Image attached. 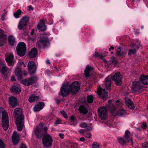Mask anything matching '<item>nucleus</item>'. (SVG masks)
Here are the masks:
<instances>
[{"label": "nucleus", "instance_id": "43", "mask_svg": "<svg viewBox=\"0 0 148 148\" xmlns=\"http://www.w3.org/2000/svg\"><path fill=\"white\" fill-rule=\"evenodd\" d=\"M142 147L143 148H147L148 147V142L144 143L142 145Z\"/></svg>", "mask_w": 148, "mask_h": 148}, {"label": "nucleus", "instance_id": "33", "mask_svg": "<svg viewBox=\"0 0 148 148\" xmlns=\"http://www.w3.org/2000/svg\"><path fill=\"white\" fill-rule=\"evenodd\" d=\"M118 140L119 142L121 145H123L127 143H130V139H126L122 138H119Z\"/></svg>", "mask_w": 148, "mask_h": 148}, {"label": "nucleus", "instance_id": "45", "mask_svg": "<svg viewBox=\"0 0 148 148\" xmlns=\"http://www.w3.org/2000/svg\"><path fill=\"white\" fill-rule=\"evenodd\" d=\"M60 112L62 114L64 118H67V115L65 112L64 111H61Z\"/></svg>", "mask_w": 148, "mask_h": 148}, {"label": "nucleus", "instance_id": "55", "mask_svg": "<svg viewBox=\"0 0 148 148\" xmlns=\"http://www.w3.org/2000/svg\"><path fill=\"white\" fill-rule=\"evenodd\" d=\"M85 140V139L84 137H81L80 139V141H84Z\"/></svg>", "mask_w": 148, "mask_h": 148}, {"label": "nucleus", "instance_id": "48", "mask_svg": "<svg viewBox=\"0 0 148 148\" xmlns=\"http://www.w3.org/2000/svg\"><path fill=\"white\" fill-rule=\"evenodd\" d=\"M142 127L143 128H145L146 127V124L144 122L142 125Z\"/></svg>", "mask_w": 148, "mask_h": 148}, {"label": "nucleus", "instance_id": "44", "mask_svg": "<svg viewBox=\"0 0 148 148\" xmlns=\"http://www.w3.org/2000/svg\"><path fill=\"white\" fill-rule=\"evenodd\" d=\"M5 145L3 142L0 139V148H4Z\"/></svg>", "mask_w": 148, "mask_h": 148}, {"label": "nucleus", "instance_id": "9", "mask_svg": "<svg viewBox=\"0 0 148 148\" xmlns=\"http://www.w3.org/2000/svg\"><path fill=\"white\" fill-rule=\"evenodd\" d=\"M112 108L111 109H110V110L113 115L116 116L117 115H119L121 116H123L125 114L126 112L125 110H121L117 111L116 110V108L114 105L112 104Z\"/></svg>", "mask_w": 148, "mask_h": 148}, {"label": "nucleus", "instance_id": "63", "mask_svg": "<svg viewBox=\"0 0 148 148\" xmlns=\"http://www.w3.org/2000/svg\"><path fill=\"white\" fill-rule=\"evenodd\" d=\"M21 62H19V64L20 65H22L23 64H22L21 63Z\"/></svg>", "mask_w": 148, "mask_h": 148}, {"label": "nucleus", "instance_id": "14", "mask_svg": "<svg viewBox=\"0 0 148 148\" xmlns=\"http://www.w3.org/2000/svg\"><path fill=\"white\" fill-rule=\"evenodd\" d=\"M28 69L30 73H34L36 69L35 63L32 61H29L28 64Z\"/></svg>", "mask_w": 148, "mask_h": 148}, {"label": "nucleus", "instance_id": "31", "mask_svg": "<svg viewBox=\"0 0 148 148\" xmlns=\"http://www.w3.org/2000/svg\"><path fill=\"white\" fill-rule=\"evenodd\" d=\"M39 98V97L38 96L33 94L29 97L28 100L29 102L32 103L37 101Z\"/></svg>", "mask_w": 148, "mask_h": 148}, {"label": "nucleus", "instance_id": "49", "mask_svg": "<svg viewBox=\"0 0 148 148\" xmlns=\"http://www.w3.org/2000/svg\"><path fill=\"white\" fill-rule=\"evenodd\" d=\"M59 135L61 138L63 139L64 138V134H63L59 133Z\"/></svg>", "mask_w": 148, "mask_h": 148}, {"label": "nucleus", "instance_id": "6", "mask_svg": "<svg viewBox=\"0 0 148 148\" xmlns=\"http://www.w3.org/2000/svg\"><path fill=\"white\" fill-rule=\"evenodd\" d=\"M17 53L18 55L20 56L24 55L26 52V45L23 42H19L16 48Z\"/></svg>", "mask_w": 148, "mask_h": 148}, {"label": "nucleus", "instance_id": "27", "mask_svg": "<svg viewBox=\"0 0 148 148\" xmlns=\"http://www.w3.org/2000/svg\"><path fill=\"white\" fill-rule=\"evenodd\" d=\"M126 54V52L124 50L122 49L120 47H119L116 51V54L118 56L124 57Z\"/></svg>", "mask_w": 148, "mask_h": 148}, {"label": "nucleus", "instance_id": "59", "mask_svg": "<svg viewBox=\"0 0 148 148\" xmlns=\"http://www.w3.org/2000/svg\"><path fill=\"white\" fill-rule=\"evenodd\" d=\"M46 63L48 64H50V62H49V60H47L46 61Z\"/></svg>", "mask_w": 148, "mask_h": 148}, {"label": "nucleus", "instance_id": "57", "mask_svg": "<svg viewBox=\"0 0 148 148\" xmlns=\"http://www.w3.org/2000/svg\"><path fill=\"white\" fill-rule=\"evenodd\" d=\"M11 80L12 81H16V79L14 77L12 76L11 78Z\"/></svg>", "mask_w": 148, "mask_h": 148}, {"label": "nucleus", "instance_id": "42", "mask_svg": "<svg viewBox=\"0 0 148 148\" xmlns=\"http://www.w3.org/2000/svg\"><path fill=\"white\" fill-rule=\"evenodd\" d=\"M99 145L97 142L94 143L92 145V147L93 148H97L99 147Z\"/></svg>", "mask_w": 148, "mask_h": 148}, {"label": "nucleus", "instance_id": "58", "mask_svg": "<svg viewBox=\"0 0 148 148\" xmlns=\"http://www.w3.org/2000/svg\"><path fill=\"white\" fill-rule=\"evenodd\" d=\"M87 129L88 130H92V128L91 127H88Z\"/></svg>", "mask_w": 148, "mask_h": 148}, {"label": "nucleus", "instance_id": "25", "mask_svg": "<svg viewBox=\"0 0 148 148\" xmlns=\"http://www.w3.org/2000/svg\"><path fill=\"white\" fill-rule=\"evenodd\" d=\"M15 75L18 77V79L21 80L23 79L22 72L21 69L18 68L15 69L14 71Z\"/></svg>", "mask_w": 148, "mask_h": 148}, {"label": "nucleus", "instance_id": "54", "mask_svg": "<svg viewBox=\"0 0 148 148\" xmlns=\"http://www.w3.org/2000/svg\"><path fill=\"white\" fill-rule=\"evenodd\" d=\"M33 10V8H32L31 5H29V10Z\"/></svg>", "mask_w": 148, "mask_h": 148}, {"label": "nucleus", "instance_id": "32", "mask_svg": "<svg viewBox=\"0 0 148 148\" xmlns=\"http://www.w3.org/2000/svg\"><path fill=\"white\" fill-rule=\"evenodd\" d=\"M79 110L80 113H82L83 114H86L88 111L85 107L83 105L79 107Z\"/></svg>", "mask_w": 148, "mask_h": 148}, {"label": "nucleus", "instance_id": "35", "mask_svg": "<svg viewBox=\"0 0 148 148\" xmlns=\"http://www.w3.org/2000/svg\"><path fill=\"white\" fill-rule=\"evenodd\" d=\"M8 41L10 45H13L15 42V39L14 37L12 36H9L8 38Z\"/></svg>", "mask_w": 148, "mask_h": 148}, {"label": "nucleus", "instance_id": "40", "mask_svg": "<svg viewBox=\"0 0 148 148\" xmlns=\"http://www.w3.org/2000/svg\"><path fill=\"white\" fill-rule=\"evenodd\" d=\"M79 126L82 128H85L87 127L88 124L85 122H83L80 124Z\"/></svg>", "mask_w": 148, "mask_h": 148}, {"label": "nucleus", "instance_id": "18", "mask_svg": "<svg viewBox=\"0 0 148 148\" xmlns=\"http://www.w3.org/2000/svg\"><path fill=\"white\" fill-rule=\"evenodd\" d=\"M125 100V104L127 107L131 109H132L134 108V106L133 103L130 99L126 97Z\"/></svg>", "mask_w": 148, "mask_h": 148}, {"label": "nucleus", "instance_id": "12", "mask_svg": "<svg viewBox=\"0 0 148 148\" xmlns=\"http://www.w3.org/2000/svg\"><path fill=\"white\" fill-rule=\"evenodd\" d=\"M98 95L103 100H106L108 97L107 92L106 91L105 89L101 88H98L97 90Z\"/></svg>", "mask_w": 148, "mask_h": 148}, {"label": "nucleus", "instance_id": "23", "mask_svg": "<svg viewBox=\"0 0 148 148\" xmlns=\"http://www.w3.org/2000/svg\"><path fill=\"white\" fill-rule=\"evenodd\" d=\"M11 91L13 92L18 94L21 92V90L19 86L17 85H15L12 87Z\"/></svg>", "mask_w": 148, "mask_h": 148}, {"label": "nucleus", "instance_id": "28", "mask_svg": "<svg viewBox=\"0 0 148 148\" xmlns=\"http://www.w3.org/2000/svg\"><path fill=\"white\" fill-rule=\"evenodd\" d=\"M112 76L110 75L108 76L106 79V88L107 89H109L111 88V81Z\"/></svg>", "mask_w": 148, "mask_h": 148}, {"label": "nucleus", "instance_id": "41", "mask_svg": "<svg viewBox=\"0 0 148 148\" xmlns=\"http://www.w3.org/2000/svg\"><path fill=\"white\" fill-rule=\"evenodd\" d=\"M104 123L106 124L109 127H110L111 126L112 123L110 121H108L106 120V119L105 120H104Z\"/></svg>", "mask_w": 148, "mask_h": 148}, {"label": "nucleus", "instance_id": "7", "mask_svg": "<svg viewBox=\"0 0 148 148\" xmlns=\"http://www.w3.org/2000/svg\"><path fill=\"white\" fill-rule=\"evenodd\" d=\"M29 21L28 16H25L23 17L19 22L18 26V29L21 30L25 27Z\"/></svg>", "mask_w": 148, "mask_h": 148}, {"label": "nucleus", "instance_id": "21", "mask_svg": "<svg viewBox=\"0 0 148 148\" xmlns=\"http://www.w3.org/2000/svg\"><path fill=\"white\" fill-rule=\"evenodd\" d=\"M45 106L43 102L39 103L35 105L34 108V111L35 112L39 111L42 109Z\"/></svg>", "mask_w": 148, "mask_h": 148}, {"label": "nucleus", "instance_id": "24", "mask_svg": "<svg viewBox=\"0 0 148 148\" xmlns=\"http://www.w3.org/2000/svg\"><path fill=\"white\" fill-rule=\"evenodd\" d=\"M139 47L138 46L135 44H133L131 47L128 53L129 55H131L135 54L136 51V50L138 49Z\"/></svg>", "mask_w": 148, "mask_h": 148}, {"label": "nucleus", "instance_id": "60", "mask_svg": "<svg viewBox=\"0 0 148 148\" xmlns=\"http://www.w3.org/2000/svg\"><path fill=\"white\" fill-rule=\"evenodd\" d=\"M21 63L23 64V67H26V65L25 64L22 62H21Z\"/></svg>", "mask_w": 148, "mask_h": 148}, {"label": "nucleus", "instance_id": "19", "mask_svg": "<svg viewBox=\"0 0 148 148\" xmlns=\"http://www.w3.org/2000/svg\"><path fill=\"white\" fill-rule=\"evenodd\" d=\"M19 137L18 134L15 131H14L12 136V141L13 143L16 145L18 142Z\"/></svg>", "mask_w": 148, "mask_h": 148}, {"label": "nucleus", "instance_id": "11", "mask_svg": "<svg viewBox=\"0 0 148 148\" xmlns=\"http://www.w3.org/2000/svg\"><path fill=\"white\" fill-rule=\"evenodd\" d=\"M49 44V42L47 38H42L37 42V45L38 47L41 48L45 47Z\"/></svg>", "mask_w": 148, "mask_h": 148}, {"label": "nucleus", "instance_id": "17", "mask_svg": "<svg viewBox=\"0 0 148 148\" xmlns=\"http://www.w3.org/2000/svg\"><path fill=\"white\" fill-rule=\"evenodd\" d=\"M1 67H2L1 73L4 76H7L10 73V71L11 70L10 69H8L6 65L4 64H0V68Z\"/></svg>", "mask_w": 148, "mask_h": 148}, {"label": "nucleus", "instance_id": "15", "mask_svg": "<svg viewBox=\"0 0 148 148\" xmlns=\"http://www.w3.org/2000/svg\"><path fill=\"white\" fill-rule=\"evenodd\" d=\"M85 75L86 78L91 77L92 76V75L94 74L93 68L91 66L88 65L86 66V69L85 71Z\"/></svg>", "mask_w": 148, "mask_h": 148}, {"label": "nucleus", "instance_id": "53", "mask_svg": "<svg viewBox=\"0 0 148 148\" xmlns=\"http://www.w3.org/2000/svg\"><path fill=\"white\" fill-rule=\"evenodd\" d=\"M116 104L117 105H120V103H121L120 102V101L119 100H117L116 102Z\"/></svg>", "mask_w": 148, "mask_h": 148}, {"label": "nucleus", "instance_id": "61", "mask_svg": "<svg viewBox=\"0 0 148 148\" xmlns=\"http://www.w3.org/2000/svg\"><path fill=\"white\" fill-rule=\"evenodd\" d=\"M110 48H111V49H114V47L112 46L110 47Z\"/></svg>", "mask_w": 148, "mask_h": 148}, {"label": "nucleus", "instance_id": "8", "mask_svg": "<svg viewBox=\"0 0 148 148\" xmlns=\"http://www.w3.org/2000/svg\"><path fill=\"white\" fill-rule=\"evenodd\" d=\"M37 80V77H34L23 80L21 81V83L24 85L29 86L35 83Z\"/></svg>", "mask_w": 148, "mask_h": 148}, {"label": "nucleus", "instance_id": "29", "mask_svg": "<svg viewBox=\"0 0 148 148\" xmlns=\"http://www.w3.org/2000/svg\"><path fill=\"white\" fill-rule=\"evenodd\" d=\"M132 134H131L130 132L128 130H126L125 132V137L126 139H130V145H133V141L131 137Z\"/></svg>", "mask_w": 148, "mask_h": 148}, {"label": "nucleus", "instance_id": "30", "mask_svg": "<svg viewBox=\"0 0 148 148\" xmlns=\"http://www.w3.org/2000/svg\"><path fill=\"white\" fill-rule=\"evenodd\" d=\"M37 54V49L34 48L32 49L29 53V55L31 58H34Z\"/></svg>", "mask_w": 148, "mask_h": 148}, {"label": "nucleus", "instance_id": "46", "mask_svg": "<svg viewBox=\"0 0 148 148\" xmlns=\"http://www.w3.org/2000/svg\"><path fill=\"white\" fill-rule=\"evenodd\" d=\"M86 132V131L84 129H81L79 131V133L82 134H83Z\"/></svg>", "mask_w": 148, "mask_h": 148}, {"label": "nucleus", "instance_id": "13", "mask_svg": "<svg viewBox=\"0 0 148 148\" xmlns=\"http://www.w3.org/2000/svg\"><path fill=\"white\" fill-rule=\"evenodd\" d=\"M142 87V85L139 82L135 81L132 82V86L131 88L133 92L138 91Z\"/></svg>", "mask_w": 148, "mask_h": 148}, {"label": "nucleus", "instance_id": "52", "mask_svg": "<svg viewBox=\"0 0 148 148\" xmlns=\"http://www.w3.org/2000/svg\"><path fill=\"white\" fill-rule=\"evenodd\" d=\"M60 123V121L59 120H57L55 122V124H58Z\"/></svg>", "mask_w": 148, "mask_h": 148}, {"label": "nucleus", "instance_id": "64", "mask_svg": "<svg viewBox=\"0 0 148 148\" xmlns=\"http://www.w3.org/2000/svg\"><path fill=\"white\" fill-rule=\"evenodd\" d=\"M59 100H57V103H59Z\"/></svg>", "mask_w": 148, "mask_h": 148}, {"label": "nucleus", "instance_id": "37", "mask_svg": "<svg viewBox=\"0 0 148 148\" xmlns=\"http://www.w3.org/2000/svg\"><path fill=\"white\" fill-rule=\"evenodd\" d=\"M21 10L19 9L14 14V15L15 17L16 18H18L19 17V16L21 13Z\"/></svg>", "mask_w": 148, "mask_h": 148}, {"label": "nucleus", "instance_id": "22", "mask_svg": "<svg viewBox=\"0 0 148 148\" xmlns=\"http://www.w3.org/2000/svg\"><path fill=\"white\" fill-rule=\"evenodd\" d=\"M141 82L144 85H148V75H144L141 76L140 78Z\"/></svg>", "mask_w": 148, "mask_h": 148}, {"label": "nucleus", "instance_id": "3", "mask_svg": "<svg viewBox=\"0 0 148 148\" xmlns=\"http://www.w3.org/2000/svg\"><path fill=\"white\" fill-rule=\"evenodd\" d=\"M14 114L16 118V123L17 130L21 131L24 126V116L22 114V110L19 108H16L14 111Z\"/></svg>", "mask_w": 148, "mask_h": 148}, {"label": "nucleus", "instance_id": "36", "mask_svg": "<svg viewBox=\"0 0 148 148\" xmlns=\"http://www.w3.org/2000/svg\"><path fill=\"white\" fill-rule=\"evenodd\" d=\"M94 56L95 57H99L101 59L105 61V62H106V61L104 59L103 56L101 55H100L99 53L97 52H95V54H94Z\"/></svg>", "mask_w": 148, "mask_h": 148}, {"label": "nucleus", "instance_id": "2", "mask_svg": "<svg viewBox=\"0 0 148 148\" xmlns=\"http://www.w3.org/2000/svg\"><path fill=\"white\" fill-rule=\"evenodd\" d=\"M80 85L77 82H75L71 85L68 83L62 85L59 94L63 97L68 95L70 92L72 94H76L80 89Z\"/></svg>", "mask_w": 148, "mask_h": 148}, {"label": "nucleus", "instance_id": "38", "mask_svg": "<svg viewBox=\"0 0 148 148\" xmlns=\"http://www.w3.org/2000/svg\"><path fill=\"white\" fill-rule=\"evenodd\" d=\"M93 100V96L92 95H89L87 97V101L89 103H92Z\"/></svg>", "mask_w": 148, "mask_h": 148}, {"label": "nucleus", "instance_id": "26", "mask_svg": "<svg viewBox=\"0 0 148 148\" xmlns=\"http://www.w3.org/2000/svg\"><path fill=\"white\" fill-rule=\"evenodd\" d=\"M38 29L40 31H44L46 29V26L44 23V21H42L41 23L38 24L37 25Z\"/></svg>", "mask_w": 148, "mask_h": 148}, {"label": "nucleus", "instance_id": "51", "mask_svg": "<svg viewBox=\"0 0 148 148\" xmlns=\"http://www.w3.org/2000/svg\"><path fill=\"white\" fill-rule=\"evenodd\" d=\"M20 148H26V147L25 145L24 144H22Z\"/></svg>", "mask_w": 148, "mask_h": 148}, {"label": "nucleus", "instance_id": "62", "mask_svg": "<svg viewBox=\"0 0 148 148\" xmlns=\"http://www.w3.org/2000/svg\"><path fill=\"white\" fill-rule=\"evenodd\" d=\"M104 54L105 55H107L108 54V53L107 52H104Z\"/></svg>", "mask_w": 148, "mask_h": 148}, {"label": "nucleus", "instance_id": "56", "mask_svg": "<svg viewBox=\"0 0 148 148\" xmlns=\"http://www.w3.org/2000/svg\"><path fill=\"white\" fill-rule=\"evenodd\" d=\"M5 16V14H3V15H2V17L1 18V19L2 20H3L4 19Z\"/></svg>", "mask_w": 148, "mask_h": 148}, {"label": "nucleus", "instance_id": "4", "mask_svg": "<svg viewBox=\"0 0 148 148\" xmlns=\"http://www.w3.org/2000/svg\"><path fill=\"white\" fill-rule=\"evenodd\" d=\"M109 104L111 103L110 100L108 101ZM112 105H110L109 104L108 105L106 106H102L99 108L98 111L99 116L100 118L103 120H105L107 119L108 115L107 111V109H109L110 110V109L112 108Z\"/></svg>", "mask_w": 148, "mask_h": 148}, {"label": "nucleus", "instance_id": "16", "mask_svg": "<svg viewBox=\"0 0 148 148\" xmlns=\"http://www.w3.org/2000/svg\"><path fill=\"white\" fill-rule=\"evenodd\" d=\"M14 56L13 54L10 53L7 56L5 60L7 62L8 65L9 66H12L14 63Z\"/></svg>", "mask_w": 148, "mask_h": 148}, {"label": "nucleus", "instance_id": "50", "mask_svg": "<svg viewBox=\"0 0 148 148\" xmlns=\"http://www.w3.org/2000/svg\"><path fill=\"white\" fill-rule=\"evenodd\" d=\"M70 119L71 121H74L75 119V117L73 116H71L70 117Z\"/></svg>", "mask_w": 148, "mask_h": 148}, {"label": "nucleus", "instance_id": "1", "mask_svg": "<svg viewBox=\"0 0 148 148\" xmlns=\"http://www.w3.org/2000/svg\"><path fill=\"white\" fill-rule=\"evenodd\" d=\"M47 127L45 126L43 123L39 124L34 130L33 132L38 138L42 137V143L46 147H51L53 142L52 138L49 134L47 133L48 130Z\"/></svg>", "mask_w": 148, "mask_h": 148}, {"label": "nucleus", "instance_id": "47", "mask_svg": "<svg viewBox=\"0 0 148 148\" xmlns=\"http://www.w3.org/2000/svg\"><path fill=\"white\" fill-rule=\"evenodd\" d=\"M92 136L91 134V133H87L86 134L85 136L87 138H90Z\"/></svg>", "mask_w": 148, "mask_h": 148}, {"label": "nucleus", "instance_id": "5", "mask_svg": "<svg viewBox=\"0 0 148 148\" xmlns=\"http://www.w3.org/2000/svg\"><path fill=\"white\" fill-rule=\"evenodd\" d=\"M2 125L3 129L7 130L9 126V118L8 113L5 111L3 112L2 116Z\"/></svg>", "mask_w": 148, "mask_h": 148}, {"label": "nucleus", "instance_id": "10", "mask_svg": "<svg viewBox=\"0 0 148 148\" xmlns=\"http://www.w3.org/2000/svg\"><path fill=\"white\" fill-rule=\"evenodd\" d=\"M123 77L119 72L116 73L112 77L111 79L115 82L117 86H120L121 84V79Z\"/></svg>", "mask_w": 148, "mask_h": 148}, {"label": "nucleus", "instance_id": "34", "mask_svg": "<svg viewBox=\"0 0 148 148\" xmlns=\"http://www.w3.org/2000/svg\"><path fill=\"white\" fill-rule=\"evenodd\" d=\"M5 38V35L3 31L0 29V46H2V41L4 38Z\"/></svg>", "mask_w": 148, "mask_h": 148}, {"label": "nucleus", "instance_id": "20", "mask_svg": "<svg viewBox=\"0 0 148 148\" xmlns=\"http://www.w3.org/2000/svg\"><path fill=\"white\" fill-rule=\"evenodd\" d=\"M17 102V99L14 97H11L9 98V102L10 105L12 108H14L16 105Z\"/></svg>", "mask_w": 148, "mask_h": 148}, {"label": "nucleus", "instance_id": "39", "mask_svg": "<svg viewBox=\"0 0 148 148\" xmlns=\"http://www.w3.org/2000/svg\"><path fill=\"white\" fill-rule=\"evenodd\" d=\"M110 60L112 63H113L114 64H116L117 63V59L114 57H112L110 58Z\"/></svg>", "mask_w": 148, "mask_h": 148}]
</instances>
